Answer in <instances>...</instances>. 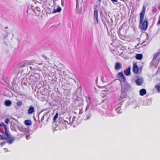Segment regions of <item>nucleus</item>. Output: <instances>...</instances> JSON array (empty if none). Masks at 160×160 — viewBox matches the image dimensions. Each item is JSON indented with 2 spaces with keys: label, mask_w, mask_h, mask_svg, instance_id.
Here are the masks:
<instances>
[{
  "label": "nucleus",
  "mask_w": 160,
  "mask_h": 160,
  "mask_svg": "<svg viewBox=\"0 0 160 160\" xmlns=\"http://www.w3.org/2000/svg\"><path fill=\"white\" fill-rule=\"evenodd\" d=\"M64 122L65 123H66V122L65 121H64Z\"/></svg>",
  "instance_id": "72a5a7b5"
},
{
  "label": "nucleus",
  "mask_w": 160,
  "mask_h": 160,
  "mask_svg": "<svg viewBox=\"0 0 160 160\" xmlns=\"http://www.w3.org/2000/svg\"><path fill=\"white\" fill-rule=\"evenodd\" d=\"M146 94V91L145 89H142L140 90L139 94L141 96H143Z\"/></svg>",
  "instance_id": "9b49d317"
},
{
  "label": "nucleus",
  "mask_w": 160,
  "mask_h": 160,
  "mask_svg": "<svg viewBox=\"0 0 160 160\" xmlns=\"http://www.w3.org/2000/svg\"><path fill=\"white\" fill-rule=\"evenodd\" d=\"M98 11L97 9H95L94 11V17L96 20L97 23H98Z\"/></svg>",
  "instance_id": "6e6552de"
},
{
  "label": "nucleus",
  "mask_w": 160,
  "mask_h": 160,
  "mask_svg": "<svg viewBox=\"0 0 160 160\" xmlns=\"http://www.w3.org/2000/svg\"><path fill=\"white\" fill-rule=\"evenodd\" d=\"M142 68L141 67L139 68L136 63L133 64V71L135 73L138 74L141 72L142 71Z\"/></svg>",
  "instance_id": "39448f33"
},
{
  "label": "nucleus",
  "mask_w": 160,
  "mask_h": 160,
  "mask_svg": "<svg viewBox=\"0 0 160 160\" xmlns=\"http://www.w3.org/2000/svg\"><path fill=\"white\" fill-rule=\"evenodd\" d=\"M61 8L60 7H58L56 9H55L53 11L52 13H55L57 12H60L61 11Z\"/></svg>",
  "instance_id": "2eb2a0df"
},
{
  "label": "nucleus",
  "mask_w": 160,
  "mask_h": 160,
  "mask_svg": "<svg viewBox=\"0 0 160 160\" xmlns=\"http://www.w3.org/2000/svg\"><path fill=\"white\" fill-rule=\"evenodd\" d=\"M34 120L36 122L37 121L36 120V119H35V118H34Z\"/></svg>",
  "instance_id": "7c9ffc66"
},
{
  "label": "nucleus",
  "mask_w": 160,
  "mask_h": 160,
  "mask_svg": "<svg viewBox=\"0 0 160 160\" xmlns=\"http://www.w3.org/2000/svg\"><path fill=\"white\" fill-rule=\"evenodd\" d=\"M35 108L33 107H30L28 110V113L29 114H32L34 112Z\"/></svg>",
  "instance_id": "1a4fd4ad"
},
{
  "label": "nucleus",
  "mask_w": 160,
  "mask_h": 160,
  "mask_svg": "<svg viewBox=\"0 0 160 160\" xmlns=\"http://www.w3.org/2000/svg\"><path fill=\"white\" fill-rule=\"evenodd\" d=\"M146 9V6H143L142 10L140 14L139 27L142 31H146L147 29L148 24V20L145 19L143 21Z\"/></svg>",
  "instance_id": "f257e3e1"
},
{
  "label": "nucleus",
  "mask_w": 160,
  "mask_h": 160,
  "mask_svg": "<svg viewBox=\"0 0 160 160\" xmlns=\"http://www.w3.org/2000/svg\"><path fill=\"white\" fill-rule=\"evenodd\" d=\"M142 55L141 54H137L135 56L136 59L137 60H141L142 58Z\"/></svg>",
  "instance_id": "f8f14e48"
},
{
  "label": "nucleus",
  "mask_w": 160,
  "mask_h": 160,
  "mask_svg": "<svg viewBox=\"0 0 160 160\" xmlns=\"http://www.w3.org/2000/svg\"><path fill=\"white\" fill-rule=\"evenodd\" d=\"M42 57L45 59L46 60H47L48 59V58H47V57L45 55H42Z\"/></svg>",
  "instance_id": "a878e982"
},
{
  "label": "nucleus",
  "mask_w": 160,
  "mask_h": 160,
  "mask_svg": "<svg viewBox=\"0 0 160 160\" xmlns=\"http://www.w3.org/2000/svg\"><path fill=\"white\" fill-rule=\"evenodd\" d=\"M159 24H160V17H159L158 21L157 23V25H159Z\"/></svg>",
  "instance_id": "393cba45"
},
{
  "label": "nucleus",
  "mask_w": 160,
  "mask_h": 160,
  "mask_svg": "<svg viewBox=\"0 0 160 160\" xmlns=\"http://www.w3.org/2000/svg\"><path fill=\"white\" fill-rule=\"evenodd\" d=\"M122 68L121 64L119 62H116L115 66V69L116 70L120 69Z\"/></svg>",
  "instance_id": "0eeeda50"
},
{
  "label": "nucleus",
  "mask_w": 160,
  "mask_h": 160,
  "mask_svg": "<svg viewBox=\"0 0 160 160\" xmlns=\"http://www.w3.org/2000/svg\"><path fill=\"white\" fill-rule=\"evenodd\" d=\"M131 68L130 67H128V68L124 71V72L126 75L128 76L130 73Z\"/></svg>",
  "instance_id": "9d476101"
},
{
  "label": "nucleus",
  "mask_w": 160,
  "mask_h": 160,
  "mask_svg": "<svg viewBox=\"0 0 160 160\" xmlns=\"http://www.w3.org/2000/svg\"><path fill=\"white\" fill-rule=\"evenodd\" d=\"M111 1L113 3L117 2H118V1L117 0H111Z\"/></svg>",
  "instance_id": "bb28decb"
},
{
  "label": "nucleus",
  "mask_w": 160,
  "mask_h": 160,
  "mask_svg": "<svg viewBox=\"0 0 160 160\" xmlns=\"http://www.w3.org/2000/svg\"><path fill=\"white\" fill-rule=\"evenodd\" d=\"M6 143H7V141L6 142H5V141L3 142L0 143V145L1 147H2Z\"/></svg>",
  "instance_id": "4be33fe9"
},
{
  "label": "nucleus",
  "mask_w": 160,
  "mask_h": 160,
  "mask_svg": "<svg viewBox=\"0 0 160 160\" xmlns=\"http://www.w3.org/2000/svg\"><path fill=\"white\" fill-rule=\"evenodd\" d=\"M25 124L27 126H30L32 125V123L31 120H27L24 121Z\"/></svg>",
  "instance_id": "ddd939ff"
},
{
  "label": "nucleus",
  "mask_w": 160,
  "mask_h": 160,
  "mask_svg": "<svg viewBox=\"0 0 160 160\" xmlns=\"http://www.w3.org/2000/svg\"><path fill=\"white\" fill-rule=\"evenodd\" d=\"M2 126V128H0L1 132L2 134L4 133V131L2 130V129H4V130L5 135H6L8 138L9 137L10 135L8 134L7 126L4 124V123H0V126Z\"/></svg>",
  "instance_id": "7ed1b4c3"
},
{
  "label": "nucleus",
  "mask_w": 160,
  "mask_h": 160,
  "mask_svg": "<svg viewBox=\"0 0 160 160\" xmlns=\"http://www.w3.org/2000/svg\"><path fill=\"white\" fill-rule=\"evenodd\" d=\"M29 130L28 129H27L26 130V132L28 133H29Z\"/></svg>",
  "instance_id": "cd10ccee"
},
{
  "label": "nucleus",
  "mask_w": 160,
  "mask_h": 160,
  "mask_svg": "<svg viewBox=\"0 0 160 160\" xmlns=\"http://www.w3.org/2000/svg\"><path fill=\"white\" fill-rule=\"evenodd\" d=\"M5 28L6 29H7V28H8V27H5Z\"/></svg>",
  "instance_id": "473e14b6"
},
{
  "label": "nucleus",
  "mask_w": 160,
  "mask_h": 160,
  "mask_svg": "<svg viewBox=\"0 0 160 160\" xmlns=\"http://www.w3.org/2000/svg\"><path fill=\"white\" fill-rule=\"evenodd\" d=\"M25 64L26 65H30L31 64V63H32L31 62H30L28 60H26L25 61Z\"/></svg>",
  "instance_id": "412c9836"
},
{
  "label": "nucleus",
  "mask_w": 160,
  "mask_h": 160,
  "mask_svg": "<svg viewBox=\"0 0 160 160\" xmlns=\"http://www.w3.org/2000/svg\"><path fill=\"white\" fill-rule=\"evenodd\" d=\"M4 133H5L4 132ZM8 139V140L7 141V142L9 144L12 143L14 140V138H11L10 135V137L8 138L6 135H5V134L4 135H2L0 134V141L1 140H7Z\"/></svg>",
  "instance_id": "f03ea898"
},
{
  "label": "nucleus",
  "mask_w": 160,
  "mask_h": 160,
  "mask_svg": "<svg viewBox=\"0 0 160 160\" xmlns=\"http://www.w3.org/2000/svg\"><path fill=\"white\" fill-rule=\"evenodd\" d=\"M159 54V52H158V53H156L153 56V59L154 60H156V58H157L158 57V56Z\"/></svg>",
  "instance_id": "6ab92c4d"
},
{
  "label": "nucleus",
  "mask_w": 160,
  "mask_h": 160,
  "mask_svg": "<svg viewBox=\"0 0 160 160\" xmlns=\"http://www.w3.org/2000/svg\"><path fill=\"white\" fill-rule=\"evenodd\" d=\"M76 117L74 116L72 117H71L69 118L70 123L71 124L72 123L75 121Z\"/></svg>",
  "instance_id": "4468645a"
},
{
  "label": "nucleus",
  "mask_w": 160,
  "mask_h": 160,
  "mask_svg": "<svg viewBox=\"0 0 160 160\" xmlns=\"http://www.w3.org/2000/svg\"><path fill=\"white\" fill-rule=\"evenodd\" d=\"M19 66L21 67H23L26 66L25 61L21 62L19 64Z\"/></svg>",
  "instance_id": "a211bd4d"
},
{
  "label": "nucleus",
  "mask_w": 160,
  "mask_h": 160,
  "mask_svg": "<svg viewBox=\"0 0 160 160\" xmlns=\"http://www.w3.org/2000/svg\"><path fill=\"white\" fill-rule=\"evenodd\" d=\"M64 127H65V128H66V125L65 124V125L64 126Z\"/></svg>",
  "instance_id": "2f4dec72"
},
{
  "label": "nucleus",
  "mask_w": 160,
  "mask_h": 160,
  "mask_svg": "<svg viewBox=\"0 0 160 160\" xmlns=\"http://www.w3.org/2000/svg\"><path fill=\"white\" fill-rule=\"evenodd\" d=\"M5 105L7 106H9L12 104V102L10 100H6L5 102Z\"/></svg>",
  "instance_id": "f3484780"
},
{
  "label": "nucleus",
  "mask_w": 160,
  "mask_h": 160,
  "mask_svg": "<svg viewBox=\"0 0 160 160\" xmlns=\"http://www.w3.org/2000/svg\"><path fill=\"white\" fill-rule=\"evenodd\" d=\"M155 88L157 90V91L160 92V83L156 84L155 86Z\"/></svg>",
  "instance_id": "dca6fc26"
},
{
  "label": "nucleus",
  "mask_w": 160,
  "mask_h": 160,
  "mask_svg": "<svg viewBox=\"0 0 160 160\" xmlns=\"http://www.w3.org/2000/svg\"><path fill=\"white\" fill-rule=\"evenodd\" d=\"M58 117V113H57L54 116L53 118V121L54 122H55L56 120L57 119Z\"/></svg>",
  "instance_id": "aec40b11"
},
{
  "label": "nucleus",
  "mask_w": 160,
  "mask_h": 160,
  "mask_svg": "<svg viewBox=\"0 0 160 160\" xmlns=\"http://www.w3.org/2000/svg\"><path fill=\"white\" fill-rule=\"evenodd\" d=\"M38 8H39L38 7H36V9H37V10L38 11Z\"/></svg>",
  "instance_id": "c756f323"
},
{
  "label": "nucleus",
  "mask_w": 160,
  "mask_h": 160,
  "mask_svg": "<svg viewBox=\"0 0 160 160\" xmlns=\"http://www.w3.org/2000/svg\"><path fill=\"white\" fill-rule=\"evenodd\" d=\"M143 82L142 79L140 78H138L135 80V82L136 84L138 86H140L142 85Z\"/></svg>",
  "instance_id": "423d86ee"
},
{
  "label": "nucleus",
  "mask_w": 160,
  "mask_h": 160,
  "mask_svg": "<svg viewBox=\"0 0 160 160\" xmlns=\"http://www.w3.org/2000/svg\"><path fill=\"white\" fill-rule=\"evenodd\" d=\"M124 97H121V98H123Z\"/></svg>",
  "instance_id": "f704fd0d"
},
{
  "label": "nucleus",
  "mask_w": 160,
  "mask_h": 160,
  "mask_svg": "<svg viewBox=\"0 0 160 160\" xmlns=\"http://www.w3.org/2000/svg\"><path fill=\"white\" fill-rule=\"evenodd\" d=\"M44 116H43V117H42V118H41L42 121L43 120V119H44Z\"/></svg>",
  "instance_id": "c85d7f7f"
},
{
  "label": "nucleus",
  "mask_w": 160,
  "mask_h": 160,
  "mask_svg": "<svg viewBox=\"0 0 160 160\" xmlns=\"http://www.w3.org/2000/svg\"><path fill=\"white\" fill-rule=\"evenodd\" d=\"M5 122L6 123L8 124L9 122V120L8 118H7L5 119Z\"/></svg>",
  "instance_id": "b1692460"
},
{
  "label": "nucleus",
  "mask_w": 160,
  "mask_h": 160,
  "mask_svg": "<svg viewBox=\"0 0 160 160\" xmlns=\"http://www.w3.org/2000/svg\"><path fill=\"white\" fill-rule=\"evenodd\" d=\"M22 104V102L21 101H19L17 102V105L18 106H21Z\"/></svg>",
  "instance_id": "5701e85b"
},
{
  "label": "nucleus",
  "mask_w": 160,
  "mask_h": 160,
  "mask_svg": "<svg viewBox=\"0 0 160 160\" xmlns=\"http://www.w3.org/2000/svg\"><path fill=\"white\" fill-rule=\"evenodd\" d=\"M40 122V121H39V123Z\"/></svg>",
  "instance_id": "c9c22d12"
},
{
  "label": "nucleus",
  "mask_w": 160,
  "mask_h": 160,
  "mask_svg": "<svg viewBox=\"0 0 160 160\" xmlns=\"http://www.w3.org/2000/svg\"><path fill=\"white\" fill-rule=\"evenodd\" d=\"M117 77L121 82H124L126 80V78L122 72H118L117 75Z\"/></svg>",
  "instance_id": "20e7f679"
}]
</instances>
